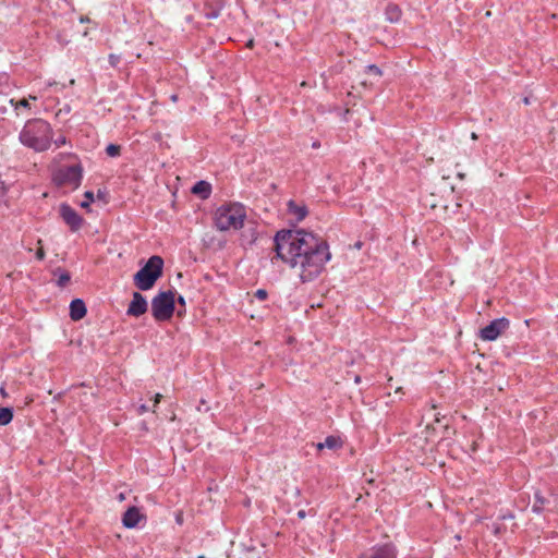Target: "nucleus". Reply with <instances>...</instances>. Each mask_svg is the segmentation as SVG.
Wrapping results in <instances>:
<instances>
[{
	"mask_svg": "<svg viewBox=\"0 0 558 558\" xmlns=\"http://www.w3.org/2000/svg\"><path fill=\"white\" fill-rule=\"evenodd\" d=\"M274 243L277 258L294 269L303 283L315 280L331 258L327 242L303 229L278 231Z\"/></svg>",
	"mask_w": 558,
	"mask_h": 558,
	"instance_id": "obj_1",
	"label": "nucleus"
},
{
	"mask_svg": "<svg viewBox=\"0 0 558 558\" xmlns=\"http://www.w3.org/2000/svg\"><path fill=\"white\" fill-rule=\"evenodd\" d=\"M19 137L24 146L35 151H44L50 147L52 129L50 124L43 119L29 120L25 123Z\"/></svg>",
	"mask_w": 558,
	"mask_h": 558,
	"instance_id": "obj_2",
	"label": "nucleus"
},
{
	"mask_svg": "<svg viewBox=\"0 0 558 558\" xmlns=\"http://www.w3.org/2000/svg\"><path fill=\"white\" fill-rule=\"evenodd\" d=\"M246 217L243 205L226 204L217 208L215 213V225L220 231L238 230L243 227Z\"/></svg>",
	"mask_w": 558,
	"mask_h": 558,
	"instance_id": "obj_3",
	"label": "nucleus"
},
{
	"mask_svg": "<svg viewBox=\"0 0 558 558\" xmlns=\"http://www.w3.org/2000/svg\"><path fill=\"white\" fill-rule=\"evenodd\" d=\"M163 259L151 256L147 263L134 275V284L138 290H150L156 281L162 276Z\"/></svg>",
	"mask_w": 558,
	"mask_h": 558,
	"instance_id": "obj_4",
	"label": "nucleus"
},
{
	"mask_svg": "<svg viewBox=\"0 0 558 558\" xmlns=\"http://www.w3.org/2000/svg\"><path fill=\"white\" fill-rule=\"evenodd\" d=\"M174 311V292H159L151 300V314L158 322H165L172 317Z\"/></svg>",
	"mask_w": 558,
	"mask_h": 558,
	"instance_id": "obj_5",
	"label": "nucleus"
},
{
	"mask_svg": "<svg viewBox=\"0 0 558 558\" xmlns=\"http://www.w3.org/2000/svg\"><path fill=\"white\" fill-rule=\"evenodd\" d=\"M82 172V167L78 163L62 167L54 173L53 180L59 186L76 190L83 178Z\"/></svg>",
	"mask_w": 558,
	"mask_h": 558,
	"instance_id": "obj_6",
	"label": "nucleus"
},
{
	"mask_svg": "<svg viewBox=\"0 0 558 558\" xmlns=\"http://www.w3.org/2000/svg\"><path fill=\"white\" fill-rule=\"evenodd\" d=\"M509 326V320L506 318H498L493 320L489 325L485 326L480 331L481 339L485 341L496 340Z\"/></svg>",
	"mask_w": 558,
	"mask_h": 558,
	"instance_id": "obj_7",
	"label": "nucleus"
},
{
	"mask_svg": "<svg viewBox=\"0 0 558 558\" xmlns=\"http://www.w3.org/2000/svg\"><path fill=\"white\" fill-rule=\"evenodd\" d=\"M359 558H397L396 547L391 543L376 545L364 551Z\"/></svg>",
	"mask_w": 558,
	"mask_h": 558,
	"instance_id": "obj_8",
	"label": "nucleus"
},
{
	"mask_svg": "<svg viewBox=\"0 0 558 558\" xmlns=\"http://www.w3.org/2000/svg\"><path fill=\"white\" fill-rule=\"evenodd\" d=\"M60 215L66 225L73 231H76L81 228L83 219L78 216V214L68 204H62L60 206Z\"/></svg>",
	"mask_w": 558,
	"mask_h": 558,
	"instance_id": "obj_9",
	"label": "nucleus"
},
{
	"mask_svg": "<svg viewBox=\"0 0 558 558\" xmlns=\"http://www.w3.org/2000/svg\"><path fill=\"white\" fill-rule=\"evenodd\" d=\"M147 307L146 299L140 292H134L126 313L130 316L138 317L146 313Z\"/></svg>",
	"mask_w": 558,
	"mask_h": 558,
	"instance_id": "obj_10",
	"label": "nucleus"
},
{
	"mask_svg": "<svg viewBox=\"0 0 558 558\" xmlns=\"http://www.w3.org/2000/svg\"><path fill=\"white\" fill-rule=\"evenodd\" d=\"M141 518L142 515L140 513V510L135 507H132L129 508L123 514L122 522L124 526L132 529L138 524Z\"/></svg>",
	"mask_w": 558,
	"mask_h": 558,
	"instance_id": "obj_11",
	"label": "nucleus"
},
{
	"mask_svg": "<svg viewBox=\"0 0 558 558\" xmlns=\"http://www.w3.org/2000/svg\"><path fill=\"white\" fill-rule=\"evenodd\" d=\"M86 315V306L83 300L75 299L70 304V317L73 320H80Z\"/></svg>",
	"mask_w": 558,
	"mask_h": 558,
	"instance_id": "obj_12",
	"label": "nucleus"
},
{
	"mask_svg": "<svg viewBox=\"0 0 558 558\" xmlns=\"http://www.w3.org/2000/svg\"><path fill=\"white\" fill-rule=\"evenodd\" d=\"M288 211L294 216L296 221H302L307 215V208L305 205L296 204L293 201L288 203Z\"/></svg>",
	"mask_w": 558,
	"mask_h": 558,
	"instance_id": "obj_13",
	"label": "nucleus"
},
{
	"mask_svg": "<svg viewBox=\"0 0 558 558\" xmlns=\"http://www.w3.org/2000/svg\"><path fill=\"white\" fill-rule=\"evenodd\" d=\"M342 445H343V442H342L340 437L328 436L323 442H318L316 445V448L318 450H322L324 448H328L330 450H335V449L341 448Z\"/></svg>",
	"mask_w": 558,
	"mask_h": 558,
	"instance_id": "obj_14",
	"label": "nucleus"
},
{
	"mask_svg": "<svg viewBox=\"0 0 558 558\" xmlns=\"http://www.w3.org/2000/svg\"><path fill=\"white\" fill-rule=\"evenodd\" d=\"M211 186L206 181H198L192 187V193L201 196L202 198H207L210 195Z\"/></svg>",
	"mask_w": 558,
	"mask_h": 558,
	"instance_id": "obj_15",
	"label": "nucleus"
},
{
	"mask_svg": "<svg viewBox=\"0 0 558 558\" xmlns=\"http://www.w3.org/2000/svg\"><path fill=\"white\" fill-rule=\"evenodd\" d=\"M385 14L388 21L397 22L401 16V11L397 5H388Z\"/></svg>",
	"mask_w": 558,
	"mask_h": 558,
	"instance_id": "obj_16",
	"label": "nucleus"
},
{
	"mask_svg": "<svg viewBox=\"0 0 558 558\" xmlns=\"http://www.w3.org/2000/svg\"><path fill=\"white\" fill-rule=\"evenodd\" d=\"M13 418V412L10 408H0V425H8Z\"/></svg>",
	"mask_w": 558,
	"mask_h": 558,
	"instance_id": "obj_17",
	"label": "nucleus"
},
{
	"mask_svg": "<svg viewBox=\"0 0 558 558\" xmlns=\"http://www.w3.org/2000/svg\"><path fill=\"white\" fill-rule=\"evenodd\" d=\"M120 146L119 145H116V144H109L106 148V153L108 156L110 157H117L120 155Z\"/></svg>",
	"mask_w": 558,
	"mask_h": 558,
	"instance_id": "obj_18",
	"label": "nucleus"
},
{
	"mask_svg": "<svg viewBox=\"0 0 558 558\" xmlns=\"http://www.w3.org/2000/svg\"><path fill=\"white\" fill-rule=\"evenodd\" d=\"M535 499H536V501H535V504L533 505L532 510H533L534 512H536V513H539V512L542 511V509H543V505H544V502H545V499H544V498H542V497H539V496H538V494H536V495H535Z\"/></svg>",
	"mask_w": 558,
	"mask_h": 558,
	"instance_id": "obj_19",
	"label": "nucleus"
},
{
	"mask_svg": "<svg viewBox=\"0 0 558 558\" xmlns=\"http://www.w3.org/2000/svg\"><path fill=\"white\" fill-rule=\"evenodd\" d=\"M84 196L85 201L81 203V207L88 208L89 205L94 202V194L93 192L87 191Z\"/></svg>",
	"mask_w": 558,
	"mask_h": 558,
	"instance_id": "obj_20",
	"label": "nucleus"
},
{
	"mask_svg": "<svg viewBox=\"0 0 558 558\" xmlns=\"http://www.w3.org/2000/svg\"><path fill=\"white\" fill-rule=\"evenodd\" d=\"M366 72L372 74V75H375V76H380L381 75L380 69L377 65H375V64L367 65L366 66Z\"/></svg>",
	"mask_w": 558,
	"mask_h": 558,
	"instance_id": "obj_21",
	"label": "nucleus"
},
{
	"mask_svg": "<svg viewBox=\"0 0 558 558\" xmlns=\"http://www.w3.org/2000/svg\"><path fill=\"white\" fill-rule=\"evenodd\" d=\"M70 281V275L68 272H61L58 278V284L60 287L66 286V283Z\"/></svg>",
	"mask_w": 558,
	"mask_h": 558,
	"instance_id": "obj_22",
	"label": "nucleus"
},
{
	"mask_svg": "<svg viewBox=\"0 0 558 558\" xmlns=\"http://www.w3.org/2000/svg\"><path fill=\"white\" fill-rule=\"evenodd\" d=\"M255 296L260 300V301H264L266 298H267V291L264 290V289H258L256 292H255Z\"/></svg>",
	"mask_w": 558,
	"mask_h": 558,
	"instance_id": "obj_23",
	"label": "nucleus"
},
{
	"mask_svg": "<svg viewBox=\"0 0 558 558\" xmlns=\"http://www.w3.org/2000/svg\"><path fill=\"white\" fill-rule=\"evenodd\" d=\"M65 143H66V138H65L63 135H60V136H58V137L54 140V145H56L57 147H60V146H62V145H65Z\"/></svg>",
	"mask_w": 558,
	"mask_h": 558,
	"instance_id": "obj_24",
	"label": "nucleus"
},
{
	"mask_svg": "<svg viewBox=\"0 0 558 558\" xmlns=\"http://www.w3.org/2000/svg\"><path fill=\"white\" fill-rule=\"evenodd\" d=\"M36 258L43 260L45 258V251L43 247H39L36 252Z\"/></svg>",
	"mask_w": 558,
	"mask_h": 558,
	"instance_id": "obj_25",
	"label": "nucleus"
},
{
	"mask_svg": "<svg viewBox=\"0 0 558 558\" xmlns=\"http://www.w3.org/2000/svg\"><path fill=\"white\" fill-rule=\"evenodd\" d=\"M109 62L111 65L116 66L119 62V57L114 56V54H110L109 56Z\"/></svg>",
	"mask_w": 558,
	"mask_h": 558,
	"instance_id": "obj_26",
	"label": "nucleus"
},
{
	"mask_svg": "<svg viewBox=\"0 0 558 558\" xmlns=\"http://www.w3.org/2000/svg\"><path fill=\"white\" fill-rule=\"evenodd\" d=\"M147 411H148V408H147V405H146V404H141V405L138 407V410H137V412H138V414H140V415H141V414L146 413Z\"/></svg>",
	"mask_w": 558,
	"mask_h": 558,
	"instance_id": "obj_27",
	"label": "nucleus"
},
{
	"mask_svg": "<svg viewBox=\"0 0 558 558\" xmlns=\"http://www.w3.org/2000/svg\"><path fill=\"white\" fill-rule=\"evenodd\" d=\"M161 398H162V396H161L160 393H157V395L155 396V399H154V407H156V405L160 402Z\"/></svg>",
	"mask_w": 558,
	"mask_h": 558,
	"instance_id": "obj_28",
	"label": "nucleus"
},
{
	"mask_svg": "<svg viewBox=\"0 0 558 558\" xmlns=\"http://www.w3.org/2000/svg\"><path fill=\"white\" fill-rule=\"evenodd\" d=\"M305 517H306V512L304 510H299L298 511V518L304 519Z\"/></svg>",
	"mask_w": 558,
	"mask_h": 558,
	"instance_id": "obj_29",
	"label": "nucleus"
},
{
	"mask_svg": "<svg viewBox=\"0 0 558 558\" xmlns=\"http://www.w3.org/2000/svg\"><path fill=\"white\" fill-rule=\"evenodd\" d=\"M20 106L27 107L28 106V101L26 99H22L20 101Z\"/></svg>",
	"mask_w": 558,
	"mask_h": 558,
	"instance_id": "obj_30",
	"label": "nucleus"
},
{
	"mask_svg": "<svg viewBox=\"0 0 558 558\" xmlns=\"http://www.w3.org/2000/svg\"><path fill=\"white\" fill-rule=\"evenodd\" d=\"M178 301H179V303H180L181 305H184V304H185V301H184L183 296H179Z\"/></svg>",
	"mask_w": 558,
	"mask_h": 558,
	"instance_id": "obj_31",
	"label": "nucleus"
},
{
	"mask_svg": "<svg viewBox=\"0 0 558 558\" xmlns=\"http://www.w3.org/2000/svg\"><path fill=\"white\" fill-rule=\"evenodd\" d=\"M457 175H458V178H459V179H461V180H463V179H464V177H465V174H464L463 172H458V174H457Z\"/></svg>",
	"mask_w": 558,
	"mask_h": 558,
	"instance_id": "obj_32",
	"label": "nucleus"
},
{
	"mask_svg": "<svg viewBox=\"0 0 558 558\" xmlns=\"http://www.w3.org/2000/svg\"><path fill=\"white\" fill-rule=\"evenodd\" d=\"M54 85H57V83H56V82H48V83H47V86H48V87H51V86H54Z\"/></svg>",
	"mask_w": 558,
	"mask_h": 558,
	"instance_id": "obj_33",
	"label": "nucleus"
},
{
	"mask_svg": "<svg viewBox=\"0 0 558 558\" xmlns=\"http://www.w3.org/2000/svg\"><path fill=\"white\" fill-rule=\"evenodd\" d=\"M471 138H472V140H477V134L473 132V133L471 134Z\"/></svg>",
	"mask_w": 558,
	"mask_h": 558,
	"instance_id": "obj_34",
	"label": "nucleus"
},
{
	"mask_svg": "<svg viewBox=\"0 0 558 558\" xmlns=\"http://www.w3.org/2000/svg\"><path fill=\"white\" fill-rule=\"evenodd\" d=\"M247 46H248V47H252V46H253V40H250V41L247 43Z\"/></svg>",
	"mask_w": 558,
	"mask_h": 558,
	"instance_id": "obj_35",
	"label": "nucleus"
},
{
	"mask_svg": "<svg viewBox=\"0 0 558 558\" xmlns=\"http://www.w3.org/2000/svg\"><path fill=\"white\" fill-rule=\"evenodd\" d=\"M361 245L362 244L359 242V243L355 244V247L361 248Z\"/></svg>",
	"mask_w": 558,
	"mask_h": 558,
	"instance_id": "obj_36",
	"label": "nucleus"
},
{
	"mask_svg": "<svg viewBox=\"0 0 558 558\" xmlns=\"http://www.w3.org/2000/svg\"><path fill=\"white\" fill-rule=\"evenodd\" d=\"M318 146H319V144H318V143H314V144H313V147H314V148H316V147H318Z\"/></svg>",
	"mask_w": 558,
	"mask_h": 558,
	"instance_id": "obj_37",
	"label": "nucleus"
}]
</instances>
